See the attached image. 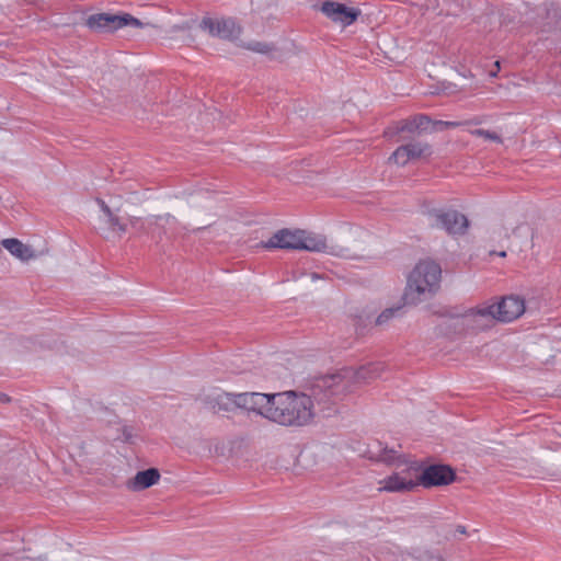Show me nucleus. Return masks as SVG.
I'll return each mask as SVG.
<instances>
[{
  "label": "nucleus",
  "mask_w": 561,
  "mask_h": 561,
  "mask_svg": "<svg viewBox=\"0 0 561 561\" xmlns=\"http://www.w3.org/2000/svg\"><path fill=\"white\" fill-rule=\"evenodd\" d=\"M346 390L340 374H329L309 379L304 391L276 393L272 422L283 426H305L316 414L330 416L334 405Z\"/></svg>",
  "instance_id": "obj_1"
},
{
  "label": "nucleus",
  "mask_w": 561,
  "mask_h": 561,
  "mask_svg": "<svg viewBox=\"0 0 561 561\" xmlns=\"http://www.w3.org/2000/svg\"><path fill=\"white\" fill-rule=\"evenodd\" d=\"M442 268L434 261H421L408 277L403 294L405 304L416 305L431 297L439 287Z\"/></svg>",
  "instance_id": "obj_2"
},
{
  "label": "nucleus",
  "mask_w": 561,
  "mask_h": 561,
  "mask_svg": "<svg viewBox=\"0 0 561 561\" xmlns=\"http://www.w3.org/2000/svg\"><path fill=\"white\" fill-rule=\"evenodd\" d=\"M427 217L433 227L449 234H463L469 226L467 217L455 209L432 208L427 210Z\"/></svg>",
  "instance_id": "obj_3"
},
{
  "label": "nucleus",
  "mask_w": 561,
  "mask_h": 561,
  "mask_svg": "<svg viewBox=\"0 0 561 561\" xmlns=\"http://www.w3.org/2000/svg\"><path fill=\"white\" fill-rule=\"evenodd\" d=\"M87 26L98 32H114L124 26L142 27L144 23L128 13H96L87 19Z\"/></svg>",
  "instance_id": "obj_4"
},
{
  "label": "nucleus",
  "mask_w": 561,
  "mask_h": 561,
  "mask_svg": "<svg viewBox=\"0 0 561 561\" xmlns=\"http://www.w3.org/2000/svg\"><path fill=\"white\" fill-rule=\"evenodd\" d=\"M300 232L298 250L324 252L339 257H348L347 249L340 245H329L325 237L305 230H300Z\"/></svg>",
  "instance_id": "obj_5"
},
{
  "label": "nucleus",
  "mask_w": 561,
  "mask_h": 561,
  "mask_svg": "<svg viewBox=\"0 0 561 561\" xmlns=\"http://www.w3.org/2000/svg\"><path fill=\"white\" fill-rule=\"evenodd\" d=\"M175 218L170 215H159V216H151L146 221H144L139 217H130L129 224L131 228L136 229L139 232L151 234L152 237H157V241L160 242L163 237L168 234V231L163 225L169 224L170 221H174Z\"/></svg>",
  "instance_id": "obj_6"
},
{
  "label": "nucleus",
  "mask_w": 561,
  "mask_h": 561,
  "mask_svg": "<svg viewBox=\"0 0 561 561\" xmlns=\"http://www.w3.org/2000/svg\"><path fill=\"white\" fill-rule=\"evenodd\" d=\"M461 324L472 331H484L494 325L496 318L491 305L468 310L460 318Z\"/></svg>",
  "instance_id": "obj_7"
},
{
  "label": "nucleus",
  "mask_w": 561,
  "mask_h": 561,
  "mask_svg": "<svg viewBox=\"0 0 561 561\" xmlns=\"http://www.w3.org/2000/svg\"><path fill=\"white\" fill-rule=\"evenodd\" d=\"M456 479V473L447 465H431L426 467L416 481L425 488L448 485Z\"/></svg>",
  "instance_id": "obj_8"
},
{
  "label": "nucleus",
  "mask_w": 561,
  "mask_h": 561,
  "mask_svg": "<svg viewBox=\"0 0 561 561\" xmlns=\"http://www.w3.org/2000/svg\"><path fill=\"white\" fill-rule=\"evenodd\" d=\"M496 321L511 322L525 312V301L518 296H507L491 305Z\"/></svg>",
  "instance_id": "obj_9"
},
{
  "label": "nucleus",
  "mask_w": 561,
  "mask_h": 561,
  "mask_svg": "<svg viewBox=\"0 0 561 561\" xmlns=\"http://www.w3.org/2000/svg\"><path fill=\"white\" fill-rule=\"evenodd\" d=\"M321 12L333 22L340 23L342 26H348L353 24L360 15L359 9L348 8L343 3L330 0L324 1L321 4Z\"/></svg>",
  "instance_id": "obj_10"
},
{
  "label": "nucleus",
  "mask_w": 561,
  "mask_h": 561,
  "mask_svg": "<svg viewBox=\"0 0 561 561\" xmlns=\"http://www.w3.org/2000/svg\"><path fill=\"white\" fill-rule=\"evenodd\" d=\"M369 458L388 466L401 468L409 463L407 456L394 447L389 448L382 443L377 442L368 449Z\"/></svg>",
  "instance_id": "obj_11"
},
{
  "label": "nucleus",
  "mask_w": 561,
  "mask_h": 561,
  "mask_svg": "<svg viewBox=\"0 0 561 561\" xmlns=\"http://www.w3.org/2000/svg\"><path fill=\"white\" fill-rule=\"evenodd\" d=\"M386 366L382 363H370L365 366L359 367L355 371L344 370L343 373H339L343 376V379L346 383V390L342 394V397L350 391V380L354 379L355 382H369L382 376Z\"/></svg>",
  "instance_id": "obj_12"
},
{
  "label": "nucleus",
  "mask_w": 561,
  "mask_h": 561,
  "mask_svg": "<svg viewBox=\"0 0 561 561\" xmlns=\"http://www.w3.org/2000/svg\"><path fill=\"white\" fill-rule=\"evenodd\" d=\"M300 236L301 232L299 229L290 230L284 228L275 232L267 241H262L261 247L268 250H298Z\"/></svg>",
  "instance_id": "obj_13"
},
{
  "label": "nucleus",
  "mask_w": 561,
  "mask_h": 561,
  "mask_svg": "<svg viewBox=\"0 0 561 561\" xmlns=\"http://www.w3.org/2000/svg\"><path fill=\"white\" fill-rule=\"evenodd\" d=\"M199 26L211 36H217L222 39H231L237 34L236 22L232 19L204 18Z\"/></svg>",
  "instance_id": "obj_14"
},
{
  "label": "nucleus",
  "mask_w": 561,
  "mask_h": 561,
  "mask_svg": "<svg viewBox=\"0 0 561 561\" xmlns=\"http://www.w3.org/2000/svg\"><path fill=\"white\" fill-rule=\"evenodd\" d=\"M419 483L411 478L403 477L399 472L379 481V492L405 493L413 491Z\"/></svg>",
  "instance_id": "obj_15"
},
{
  "label": "nucleus",
  "mask_w": 561,
  "mask_h": 561,
  "mask_svg": "<svg viewBox=\"0 0 561 561\" xmlns=\"http://www.w3.org/2000/svg\"><path fill=\"white\" fill-rule=\"evenodd\" d=\"M205 405L214 413H229L234 411V393L220 391L207 394L204 398Z\"/></svg>",
  "instance_id": "obj_16"
},
{
  "label": "nucleus",
  "mask_w": 561,
  "mask_h": 561,
  "mask_svg": "<svg viewBox=\"0 0 561 561\" xmlns=\"http://www.w3.org/2000/svg\"><path fill=\"white\" fill-rule=\"evenodd\" d=\"M160 480V472L156 468H149L136 473V476L126 482L128 490L138 492L148 489Z\"/></svg>",
  "instance_id": "obj_17"
},
{
  "label": "nucleus",
  "mask_w": 561,
  "mask_h": 561,
  "mask_svg": "<svg viewBox=\"0 0 561 561\" xmlns=\"http://www.w3.org/2000/svg\"><path fill=\"white\" fill-rule=\"evenodd\" d=\"M253 409L252 412L272 421L274 412V403L276 402V393L265 394L261 392H254Z\"/></svg>",
  "instance_id": "obj_18"
},
{
  "label": "nucleus",
  "mask_w": 561,
  "mask_h": 561,
  "mask_svg": "<svg viewBox=\"0 0 561 561\" xmlns=\"http://www.w3.org/2000/svg\"><path fill=\"white\" fill-rule=\"evenodd\" d=\"M2 247L21 261H30L35 257L34 250L14 238L3 239Z\"/></svg>",
  "instance_id": "obj_19"
},
{
  "label": "nucleus",
  "mask_w": 561,
  "mask_h": 561,
  "mask_svg": "<svg viewBox=\"0 0 561 561\" xmlns=\"http://www.w3.org/2000/svg\"><path fill=\"white\" fill-rule=\"evenodd\" d=\"M431 123L432 119L430 116L421 114L413 116L412 118L400 122V126L398 127L399 131H408V133H426L431 131Z\"/></svg>",
  "instance_id": "obj_20"
},
{
  "label": "nucleus",
  "mask_w": 561,
  "mask_h": 561,
  "mask_svg": "<svg viewBox=\"0 0 561 561\" xmlns=\"http://www.w3.org/2000/svg\"><path fill=\"white\" fill-rule=\"evenodd\" d=\"M405 560L410 561H445L443 556L431 549H414L407 553Z\"/></svg>",
  "instance_id": "obj_21"
},
{
  "label": "nucleus",
  "mask_w": 561,
  "mask_h": 561,
  "mask_svg": "<svg viewBox=\"0 0 561 561\" xmlns=\"http://www.w3.org/2000/svg\"><path fill=\"white\" fill-rule=\"evenodd\" d=\"M404 147L407 148L410 160L430 156L432 153L431 146L427 142H410L404 145Z\"/></svg>",
  "instance_id": "obj_22"
},
{
  "label": "nucleus",
  "mask_w": 561,
  "mask_h": 561,
  "mask_svg": "<svg viewBox=\"0 0 561 561\" xmlns=\"http://www.w3.org/2000/svg\"><path fill=\"white\" fill-rule=\"evenodd\" d=\"M253 399H256L254 397V392L234 393V410L242 409L248 412H252L254 403Z\"/></svg>",
  "instance_id": "obj_23"
},
{
  "label": "nucleus",
  "mask_w": 561,
  "mask_h": 561,
  "mask_svg": "<svg viewBox=\"0 0 561 561\" xmlns=\"http://www.w3.org/2000/svg\"><path fill=\"white\" fill-rule=\"evenodd\" d=\"M105 224L107 225L108 229L116 233L117 236H122L126 232L127 226L124 224L121 218L114 214L113 211L105 216Z\"/></svg>",
  "instance_id": "obj_24"
},
{
  "label": "nucleus",
  "mask_w": 561,
  "mask_h": 561,
  "mask_svg": "<svg viewBox=\"0 0 561 561\" xmlns=\"http://www.w3.org/2000/svg\"><path fill=\"white\" fill-rule=\"evenodd\" d=\"M401 306L385 309L376 319L377 325H385L401 312Z\"/></svg>",
  "instance_id": "obj_25"
},
{
  "label": "nucleus",
  "mask_w": 561,
  "mask_h": 561,
  "mask_svg": "<svg viewBox=\"0 0 561 561\" xmlns=\"http://www.w3.org/2000/svg\"><path fill=\"white\" fill-rule=\"evenodd\" d=\"M389 161H393L400 165H405L410 161L409 153L404 145L396 149V151L390 156Z\"/></svg>",
  "instance_id": "obj_26"
},
{
  "label": "nucleus",
  "mask_w": 561,
  "mask_h": 561,
  "mask_svg": "<svg viewBox=\"0 0 561 561\" xmlns=\"http://www.w3.org/2000/svg\"><path fill=\"white\" fill-rule=\"evenodd\" d=\"M470 134L477 137H482L486 140H491L497 144H502L503 140L499 134L495 131L486 130V129H472Z\"/></svg>",
  "instance_id": "obj_27"
},
{
  "label": "nucleus",
  "mask_w": 561,
  "mask_h": 561,
  "mask_svg": "<svg viewBox=\"0 0 561 561\" xmlns=\"http://www.w3.org/2000/svg\"><path fill=\"white\" fill-rule=\"evenodd\" d=\"M463 126L462 122H449V121H432L431 131H438L446 128H456Z\"/></svg>",
  "instance_id": "obj_28"
},
{
  "label": "nucleus",
  "mask_w": 561,
  "mask_h": 561,
  "mask_svg": "<svg viewBox=\"0 0 561 561\" xmlns=\"http://www.w3.org/2000/svg\"><path fill=\"white\" fill-rule=\"evenodd\" d=\"M247 48L260 54H267L273 50V46L262 42H251L247 45Z\"/></svg>",
  "instance_id": "obj_29"
},
{
  "label": "nucleus",
  "mask_w": 561,
  "mask_h": 561,
  "mask_svg": "<svg viewBox=\"0 0 561 561\" xmlns=\"http://www.w3.org/2000/svg\"><path fill=\"white\" fill-rule=\"evenodd\" d=\"M136 433L133 427L124 426L122 427V440L125 443H134V438L136 437Z\"/></svg>",
  "instance_id": "obj_30"
},
{
  "label": "nucleus",
  "mask_w": 561,
  "mask_h": 561,
  "mask_svg": "<svg viewBox=\"0 0 561 561\" xmlns=\"http://www.w3.org/2000/svg\"><path fill=\"white\" fill-rule=\"evenodd\" d=\"M549 18L554 20L556 28L561 32V8H556L549 12Z\"/></svg>",
  "instance_id": "obj_31"
},
{
  "label": "nucleus",
  "mask_w": 561,
  "mask_h": 561,
  "mask_svg": "<svg viewBox=\"0 0 561 561\" xmlns=\"http://www.w3.org/2000/svg\"><path fill=\"white\" fill-rule=\"evenodd\" d=\"M96 203L105 216L108 215L110 213H112V209L108 207V205L103 199L96 198Z\"/></svg>",
  "instance_id": "obj_32"
},
{
  "label": "nucleus",
  "mask_w": 561,
  "mask_h": 561,
  "mask_svg": "<svg viewBox=\"0 0 561 561\" xmlns=\"http://www.w3.org/2000/svg\"><path fill=\"white\" fill-rule=\"evenodd\" d=\"M483 122V119L481 117H474V118H471V119H468V121H463V126L466 125H479Z\"/></svg>",
  "instance_id": "obj_33"
},
{
  "label": "nucleus",
  "mask_w": 561,
  "mask_h": 561,
  "mask_svg": "<svg viewBox=\"0 0 561 561\" xmlns=\"http://www.w3.org/2000/svg\"><path fill=\"white\" fill-rule=\"evenodd\" d=\"M0 402L9 403V402H11V398L5 393L0 392Z\"/></svg>",
  "instance_id": "obj_34"
},
{
  "label": "nucleus",
  "mask_w": 561,
  "mask_h": 561,
  "mask_svg": "<svg viewBox=\"0 0 561 561\" xmlns=\"http://www.w3.org/2000/svg\"><path fill=\"white\" fill-rule=\"evenodd\" d=\"M456 533L461 534V535H465V534L467 533V529H466V527H465V526H462V525H458V526L456 527Z\"/></svg>",
  "instance_id": "obj_35"
},
{
  "label": "nucleus",
  "mask_w": 561,
  "mask_h": 561,
  "mask_svg": "<svg viewBox=\"0 0 561 561\" xmlns=\"http://www.w3.org/2000/svg\"><path fill=\"white\" fill-rule=\"evenodd\" d=\"M411 470L417 471V467L411 466L408 468L407 472H410Z\"/></svg>",
  "instance_id": "obj_36"
},
{
  "label": "nucleus",
  "mask_w": 561,
  "mask_h": 561,
  "mask_svg": "<svg viewBox=\"0 0 561 561\" xmlns=\"http://www.w3.org/2000/svg\"><path fill=\"white\" fill-rule=\"evenodd\" d=\"M499 256L501 257H505L506 256V252L505 251H501L497 253Z\"/></svg>",
  "instance_id": "obj_37"
},
{
  "label": "nucleus",
  "mask_w": 561,
  "mask_h": 561,
  "mask_svg": "<svg viewBox=\"0 0 561 561\" xmlns=\"http://www.w3.org/2000/svg\"><path fill=\"white\" fill-rule=\"evenodd\" d=\"M495 67L497 68V70L500 69V61H495Z\"/></svg>",
  "instance_id": "obj_38"
},
{
  "label": "nucleus",
  "mask_w": 561,
  "mask_h": 561,
  "mask_svg": "<svg viewBox=\"0 0 561 561\" xmlns=\"http://www.w3.org/2000/svg\"><path fill=\"white\" fill-rule=\"evenodd\" d=\"M206 227H198L197 229H195L194 231H199V230H203L205 229Z\"/></svg>",
  "instance_id": "obj_39"
}]
</instances>
